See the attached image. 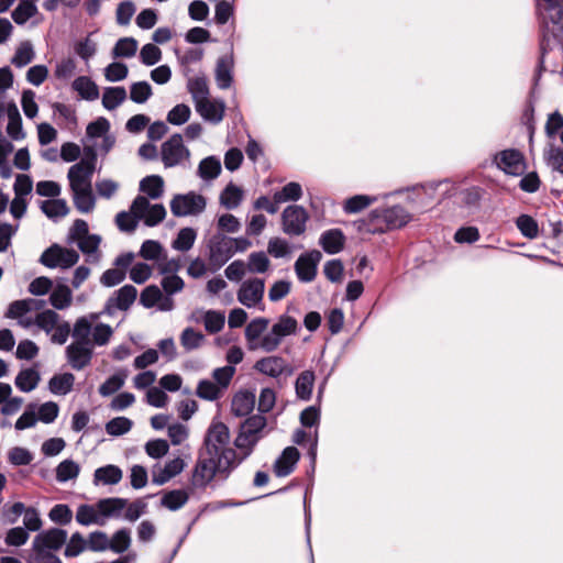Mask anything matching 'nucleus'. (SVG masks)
<instances>
[{
    "label": "nucleus",
    "mask_w": 563,
    "mask_h": 563,
    "mask_svg": "<svg viewBox=\"0 0 563 563\" xmlns=\"http://www.w3.org/2000/svg\"><path fill=\"white\" fill-rule=\"evenodd\" d=\"M131 545V531L128 528H122L115 531L109 540V549L114 553H123Z\"/></svg>",
    "instance_id": "45"
},
{
    "label": "nucleus",
    "mask_w": 563,
    "mask_h": 563,
    "mask_svg": "<svg viewBox=\"0 0 563 563\" xmlns=\"http://www.w3.org/2000/svg\"><path fill=\"white\" fill-rule=\"evenodd\" d=\"M137 296V289L133 285H124L107 300L104 313L112 314L114 309L128 310Z\"/></svg>",
    "instance_id": "13"
},
{
    "label": "nucleus",
    "mask_w": 563,
    "mask_h": 563,
    "mask_svg": "<svg viewBox=\"0 0 563 563\" xmlns=\"http://www.w3.org/2000/svg\"><path fill=\"white\" fill-rule=\"evenodd\" d=\"M162 59V51L155 44H145L140 52V60L146 66H153Z\"/></svg>",
    "instance_id": "63"
},
{
    "label": "nucleus",
    "mask_w": 563,
    "mask_h": 563,
    "mask_svg": "<svg viewBox=\"0 0 563 563\" xmlns=\"http://www.w3.org/2000/svg\"><path fill=\"white\" fill-rule=\"evenodd\" d=\"M59 316L54 310H44L38 312L34 319V324L45 331L47 334L51 333L56 324L58 323Z\"/></svg>",
    "instance_id": "52"
},
{
    "label": "nucleus",
    "mask_w": 563,
    "mask_h": 563,
    "mask_svg": "<svg viewBox=\"0 0 563 563\" xmlns=\"http://www.w3.org/2000/svg\"><path fill=\"white\" fill-rule=\"evenodd\" d=\"M68 533L60 528H51L36 534L32 542L31 552L52 553L67 542Z\"/></svg>",
    "instance_id": "4"
},
{
    "label": "nucleus",
    "mask_w": 563,
    "mask_h": 563,
    "mask_svg": "<svg viewBox=\"0 0 563 563\" xmlns=\"http://www.w3.org/2000/svg\"><path fill=\"white\" fill-rule=\"evenodd\" d=\"M93 173L95 166L81 165L80 162L73 165L67 174L70 188L91 186V178Z\"/></svg>",
    "instance_id": "19"
},
{
    "label": "nucleus",
    "mask_w": 563,
    "mask_h": 563,
    "mask_svg": "<svg viewBox=\"0 0 563 563\" xmlns=\"http://www.w3.org/2000/svg\"><path fill=\"white\" fill-rule=\"evenodd\" d=\"M122 471L117 465H106L97 468L93 474L95 485H115L122 479Z\"/></svg>",
    "instance_id": "26"
},
{
    "label": "nucleus",
    "mask_w": 563,
    "mask_h": 563,
    "mask_svg": "<svg viewBox=\"0 0 563 563\" xmlns=\"http://www.w3.org/2000/svg\"><path fill=\"white\" fill-rule=\"evenodd\" d=\"M207 200L202 195L189 191L175 195L170 201V211L175 217L197 216L205 211Z\"/></svg>",
    "instance_id": "3"
},
{
    "label": "nucleus",
    "mask_w": 563,
    "mask_h": 563,
    "mask_svg": "<svg viewBox=\"0 0 563 563\" xmlns=\"http://www.w3.org/2000/svg\"><path fill=\"white\" fill-rule=\"evenodd\" d=\"M300 459V453L295 446H287L274 463V473L277 477L288 476Z\"/></svg>",
    "instance_id": "18"
},
{
    "label": "nucleus",
    "mask_w": 563,
    "mask_h": 563,
    "mask_svg": "<svg viewBox=\"0 0 563 563\" xmlns=\"http://www.w3.org/2000/svg\"><path fill=\"white\" fill-rule=\"evenodd\" d=\"M377 200L376 197L367 195H355L345 200L343 210L345 213H357Z\"/></svg>",
    "instance_id": "48"
},
{
    "label": "nucleus",
    "mask_w": 563,
    "mask_h": 563,
    "mask_svg": "<svg viewBox=\"0 0 563 563\" xmlns=\"http://www.w3.org/2000/svg\"><path fill=\"white\" fill-rule=\"evenodd\" d=\"M188 499L189 495L185 489H173L163 495L161 506L170 511H177L187 504Z\"/></svg>",
    "instance_id": "31"
},
{
    "label": "nucleus",
    "mask_w": 563,
    "mask_h": 563,
    "mask_svg": "<svg viewBox=\"0 0 563 563\" xmlns=\"http://www.w3.org/2000/svg\"><path fill=\"white\" fill-rule=\"evenodd\" d=\"M140 190L152 199H158L164 192V180L159 175H150L140 181Z\"/></svg>",
    "instance_id": "38"
},
{
    "label": "nucleus",
    "mask_w": 563,
    "mask_h": 563,
    "mask_svg": "<svg viewBox=\"0 0 563 563\" xmlns=\"http://www.w3.org/2000/svg\"><path fill=\"white\" fill-rule=\"evenodd\" d=\"M242 199L243 190L233 183H229L220 194L221 206L229 210L236 209L241 205Z\"/></svg>",
    "instance_id": "36"
},
{
    "label": "nucleus",
    "mask_w": 563,
    "mask_h": 563,
    "mask_svg": "<svg viewBox=\"0 0 563 563\" xmlns=\"http://www.w3.org/2000/svg\"><path fill=\"white\" fill-rule=\"evenodd\" d=\"M282 338L296 334L298 331V322L294 317L282 314L278 320L273 324Z\"/></svg>",
    "instance_id": "55"
},
{
    "label": "nucleus",
    "mask_w": 563,
    "mask_h": 563,
    "mask_svg": "<svg viewBox=\"0 0 563 563\" xmlns=\"http://www.w3.org/2000/svg\"><path fill=\"white\" fill-rule=\"evenodd\" d=\"M87 549V540L80 532H75L70 536L65 548V556L76 558Z\"/></svg>",
    "instance_id": "56"
},
{
    "label": "nucleus",
    "mask_w": 563,
    "mask_h": 563,
    "mask_svg": "<svg viewBox=\"0 0 563 563\" xmlns=\"http://www.w3.org/2000/svg\"><path fill=\"white\" fill-rule=\"evenodd\" d=\"M65 355L73 369L81 371L88 366L92 360V343L73 342L66 347Z\"/></svg>",
    "instance_id": "11"
},
{
    "label": "nucleus",
    "mask_w": 563,
    "mask_h": 563,
    "mask_svg": "<svg viewBox=\"0 0 563 563\" xmlns=\"http://www.w3.org/2000/svg\"><path fill=\"white\" fill-rule=\"evenodd\" d=\"M255 407V394L250 390L236 393L231 402L232 413L236 417L249 416Z\"/></svg>",
    "instance_id": "22"
},
{
    "label": "nucleus",
    "mask_w": 563,
    "mask_h": 563,
    "mask_svg": "<svg viewBox=\"0 0 563 563\" xmlns=\"http://www.w3.org/2000/svg\"><path fill=\"white\" fill-rule=\"evenodd\" d=\"M35 57L34 48L31 42L25 41L22 42L16 48L13 57L11 58V63L18 67L22 68L29 65Z\"/></svg>",
    "instance_id": "43"
},
{
    "label": "nucleus",
    "mask_w": 563,
    "mask_h": 563,
    "mask_svg": "<svg viewBox=\"0 0 563 563\" xmlns=\"http://www.w3.org/2000/svg\"><path fill=\"white\" fill-rule=\"evenodd\" d=\"M152 93V87L147 81H137L130 87V99L135 103L146 102Z\"/></svg>",
    "instance_id": "57"
},
{
    "label": "nucleus",
    "mask_w": 563,
    "mask_h": 563,
    "mask_svg": "<svg viewBox=\"0 0 563 563\" xmlns=\"http://www.w3.org/2000/svg\"><path fill=\"white\" fill-rule=\"evenodd\" d=\"M302 196V188L299 183L290 181L286 184L282 190L276 191L273 199L276 203H283L286 201H298Z\"/></svg>",
    "instance_id": "41"
},
{
    "label": "nucleus",
    "mask_w": 563,
    "mask_h": 563,
    "mask_svg": "<svg viewBox=\"0 0 563 563\" xmlns=\"http://www.w3.org/2000/svg\"><path fill=\"white\" fill-rule=\"evenodd\" d=\"M322 258V254L318 250L302 253L295 262V272L301 283H311L318 272V265Z\"/></svg>",
    "instance_id": "9"
},
{
    "label": "nucleus",
    "mask_w": 563,
    "mask_h": 563,
    "mask_svg": "<svg viewBox=\"0 0 563 563\" xmlns=\"http://www.w3.org/2000/svg\"><path fill=\"white\" fill-rule=\"evenodd\" d=\"M221 169L220 159L216 156H208L199 163L197 174L201 179L210 181L220 175Z\"/></svg>",
    "instance_id": "33"
},
{
    "label": "nucleus",
    "mask_w": 563,
    "mask_h": 563,
    "mask_svg": "<svg viewBox=\"0 0 563 563\" xmlns=\"http://www.w3.org/2000/svg\"><path fill=\"white\" fill-rule=\"evenodd\" d=\"M314 373L312 371L301 372L295 382V391L298 399L309 401L314 385Z\"/></svg>",
    "instance_id": "25"
},
{
    "label": "nucleus",
    "mask_w": 563,
    "mask_h": 563,
    "mask_svg": "<svg viewBox=\"0 0 563 563\" xmlns=\"http://www.w3.org/2000/svg\"><path fill=\"white\" fill-rule=\"evenodd\" d=\"M91 330V323L87 317L78 318L73 329V338L75 339V342L91 343V341L89 340Z\"/></svg>",
    "instance_id": "62"
},
{
    "label": "nucleus",
    "mask_w": 563,
    "mask_h": 563,
    "mask_svg": "<svg viewBox=\"0 0 563 563\" xmlns=\"http://www.w3.org/2000/svg\"><path fill=\"white\" fill-rule=\"evenodd\" d=\"M205 335L194 328H186L180 334V344L186 351H192L201 346Z\"/></svg>",
    "instance_id": "50"
},
{
    "label": "nucleus",
    "mask_w": 563,
    "mask_h": 563,
    "mask_svg": "<svg viewBox=\"0 0 563 563\" xmlns=\"http://www.w3.org/2000/svg\"><path fill=\"white\" fill-rule=\"evenodd\" d=\"M269 267V258L263 252H253L249 255L247 269L251 273H265Z\"/></svg>",
    "instance_id": "58"
},
{
    "label": "nucleus",
    "mask_w": 563,
    "mask_h": 563,
    "mask_svg": "<svg viewBox=\"0 0 563 563\" xmlns=\"http://www.w3.org/2000/svg\"><path fill=\"white\" fill-rule=\"evenodd\" d=\"M128 505V499L121 497H109L98 500L96 508L103 518H120Z\"/></svg>",
    "instance_id": "21"
},
{
    "label": "nucleus",
    "mask_w": 563,
    "mask_h": 563,
    "mask_svg": "<svg viewBox=\"0 0 563 563\" xmlns=\"http://www.w3.org/2000/svg\"><path fill=\"white\" fill-rule=\"evenodd\" d=\"M133 422L126 417H115L106 423V432L109 435L119 437L132 429Z\"/></svg>",
    "instance_id": "53"
},
{
    "label": "nucleus",
    "mask_w": 563,
    "mask_h": 563,
    "mask_svg": "<svg viewBox=\"0 0 563 563\" xmlns=\"http://www.w3.org/2000/svg\"><path fill=\"white\" fill-rule=\"evenodd\" d=\"M544 161L552 170L563 175V150L560 147H551L544 154Z\"/></svg>",
    "instance_id": "64"
},
{
    "label": "nucleus",
    "mask_w": 563,
    "mask_h": 563,
    "mask_svg": "<svg viewBox=\"0 0 563 563\" xmlns=\"http://www.w3.org/2000/svg\"><path fill=\"white\" fill-rule=\"evenodd\" d=\"M203 322L205 328L209 333H218L224 327V313L214 310H209L205 314Z\"/></svg>",
    "instance_id": "61"
},
{
    "label": "nucleus",
    "mask_w": 563,
    "mask_h": 563,
    "mask_svg": "<svg viewBox=\"0 0 563 563\" xmlns=\"http://www.w3.org/2000/svg\"><path fill=\"white\" fill-rule=\"evenodd\" d=\"M40 380V373L35 368L30 367L19 372L14 384L19 390L30 393L37 387Z\"/></svg>",
    "instance_id": "29"
},
{
    "label": "nucleus",
    "mask_w": 563,
    "mask_h": 563,
    "mask_svg": "<svg viewBox=\"0 0 563 563\" xmlns=\"http://www.w3.org/2000/svg\"><path fill=\"white\" fill-rule=\"evenodd\" d=\"M188 91L190 92L195 103L200 100L209 98V87L206 76H196L189 78L187 82Z\"/></svg>",
    "instance_id": "40"
},
{
    "label": "nucleus",
    "mask_w": 563,
    "mask_h": 563,
    "mask_svg": "<svg viewBox=\"0 0 563 563\" xmlns=\"http://www.w3.org/2000/svg\"><path fill=\"white\" fill-rule=\"evenodd\" d=\"M231 238L223 234H214L209 241V262L219 269L222 267L232 256L233 249H231Z\"/></svg>",
    "instance_id": "8"
},
{
    "label": "nucleus",
    "mask_w": 563,
    "mask_h": 563,
    "mask_svg": "<svg viewBox=\"0 0 563 563\" xmlns=\"http://www.w3.org/2000/svg\"><path fill=\"white\" fill-rule=\"evenodd\" d=\"M190 114V108L185 103H179L168 111L166 120L173 125H181L189 120Z\"/></svg>",
    "instance_id": "60"
},
{
    "label": "nucleus",
    "mask_w": 563,
    "mask_h": 563,
    "mask_svg": "<svg viewBox=\"0 0 563 563\" xmlns=\"http://www.w3.org/2000/svg\"><path fill=\"white\" fill-rule=\"evenodd\" d=\"M101 236L98 234H89L77 242L78 249L87 255V262L98 263L100 260L99 245Z\"/></svg>",
    "instance_id": "28"
},
{
    "label": "nucleus",
    "mask_w": 563,
    "mask_h": 563,
    "mask_svg": "<svg viewBox=\"0 0 563 563\" xmlns=\"http://www.w3.org/2000/svg\"><path fill=\"white\" fill-rule=\"evenodd\" d=\"M37 13V8L33 2L21 1L12 11L11 16L18 25L25 24L31 18Z\"/></svg>",
    "instance_id": "46"
},
{
    "label": "nucleus",
    "mask_w": 563,
    "mask_h": 563,
    "mask_svg": "<svg viewBox=\"0 0 563 563\" xmlns=\"http://www.w3.org/2000/svg\"><path fill=\"white\" fill-rule=\"evenodd\" d=\"M137 51V41L133 37H122L120 38L113 49L112 56L114 58L124 57L130 58L135 55Z\"/></svg>",
    "instance_id": "49"
},
{
    "label": "nucleus",
    "mask_w": 563,
    "mask_h": 563,
    "mask_svg": "<svg viewBox=\"0 0 563 563\" xmlns=\"http://www.w3.org/2000/svg\"><path fill=\"white\" fill-rule=\"evenodd\" d=\"M265 284L263 279L254 278L244 282L239 291L238 300L245 307L252 308L258 303L264 296Z\"/></svg>",
    "instance_id": "14"
},
{
    "label": "nucleus",
    "mask_w": 563,
    "mask_h": 563,
    "mask_svg": "<svg viewBox=\"0 0 563 563\" xmlns=\"http://www.w3.org/2000/svg\"><path fill=\"white\" fill-rule=\"evenodd\" d=\"M309 216L303 207L298 205L288 206L282 213V225L284 233L290 236H298L306 231V223Z\"/></svg>",
    "instance_id": "6"
},
{
    "label": "nucleus",
    "mask_w": 563,
    "mask_h": 563,
    "mask_svg": "<svg viewBox=\"0 0 563 563\" xmlns=\"http://www.w3.org/2000/svg\"><path fill=\"white\" fill-rule=\"evenodd\" d=\"M254 369L272 378H279L283 375L288 377L295 372L294 366L278 355L265 356L257 360L254 364Z\"/></svg>",
    "instance_id": "7"
},
{
    "label": "nucleus",
    "mask_w": 563,
    "mask_h": 563,
    "mask_svg": "<svg viewBox=\"0 0 563 563\" xmlns=\"http://www.w3.org/2000/svg\"><path fill=\"white\" fill-rule=\"evenodd\" d=\"M76 209L81 213H89L95 209L96 198L91 186L81 188H70Z\"/></svg>",
    "instance_id": "23"
},
{
    "label": "nucleus",
    "mask_w": 563,
    "mask_h": 563,
    "mask_svg": "<svg viewBox=\"0 0 563 563\" xmlns=\"http://www.w3.org/2000/svg\"><path fill=\"white\" fill-rule=\"evenodd\" d=\"M71 299V290L66 285H57L49 295L51 305L58 310H63L69 307Z\"/></svg>",
    "instance_id": "39"
},
{
    "label": "nucleus",
    "mask_w": 563,
    "mask_h": 563,
    "mask_svg": "<svg viewBox=\"0 0 563 563\" xmlns=\"http://www.w3.org/2000/svg\"><path fill=\"white\" fill-rule=\"evenodd\" d=\"M75 376L71 373L55 374L48 382V389L52 394L65 396L71 391Z\"/></svg>",
    "instance_id": "27"
},
{
    "label": "nucleus",
    "mask_w": 563,
    "mask_h": 563,
    "mask_svg": "<svg viewBox=\"0 0 563 563\" xmlns=\"http://www.w3.org/2000/svg\"><path fill=\"white\" fill-rule=\"evenodd\" d=\"M48 518L56 525L66 526L71 522L73 511L68 505L57 504L49 510Z\"/></svg>",
    "instance_id": "54"
},
{
    "label": "nucleus",
    "mask_w": 563,
    "mask_h": 563,
    "mask_svg": "<svg viewBox=\"0 0 563 563\" xmlns=\"http://www.w3.org/2000/svg\"><path fill=\"white\" fill-rule=\"evenodd\" d=\"M233 56L224 55L217 59L214 69V79L219 89L225 90L232 86L233 82Z\"/></svg>",
    "instance_id": "16"
},
{
    "label": "nucleus",
    "mask_w": 563,
    "mask_h": 563,
    "mask_svg": "<svg viewBox=\"0 0 563 563\" xmlns=\"http://www.w3.org/2000/svg\"><path fill=\"white\" fill-rule=\"evenodd\" d=\"M7 133L15 141L22 140L25 136L22 128V119L14 103L9 104L8 108Z\"/></svg>",
    "instance_id": "34"
},
{
    "label": "nucleus",
    "mask_w": 563,
    "mask_h": 563,
    "mask_svg": "<svg viewBox=\"0 0 563 563\" xmlns=\"http://www.w3.org/2000/svg\"><path fill=\"white\" fill-rule=\"evenodd\" d=\"M196 394L201 399L213 401L221 397L222 390L216 383L209 379H201L198 383Z\"/></svg>",
    "instance_id": "51"
},
{
    "label": "nucleus",
    "mask_w": 563,
    "mask_h": 563,
    "mask_svg": "<svg viewBox=\"0 0 563 563\" xmlns=\"http://www.w3.org/2000/svg\"><path fill=\"white\" fill-rule=\"evenodd\" d=\"M230 431L222 422H212L198 450L189 479L192 489H206L216 478L227 481L239 466L235 450L229 448Z\"/></svg>",
    "instance_id": "1"
},
{
    "label": "nucleus",
    "mask_w": 563,
    "mask_h": 563,
    "mask_svg": "<svg viewBox=\"0 0 563 563\" xmlns=\"http://www.w3.org/2000/svg\"><path fill=\"white\" fill-rule=\"evenodd\" d=\"M42 212L49 219L56 221L68 214L69 208L64 199H49L41 202Z\"/></svg>",
    "instance_id": "32"
},
{
    "label": "nucleus",
    "mask_w": 563,
    "mask_h": 563,
    "mask_svg": "<svg viewBox=\"0 0 563 563\" xmlns=\"http://www.w3.org/2000/svg\"><path fill=\"white\" fill-rule=\"evenodd\" d=\"M80 472L79 465L73 460H64L56 467V479L59 483H66L75 479Z\"/></svg>",
    "instance_id": "44"
},
{
    "label": "nucleus",
    "mask_w": 563,
    "mask_h": 563,
    "mask_svg": "<svg viewBox=\"0 0 563 563\" xmlns=\"http://www.w3.org/2000/svg\"><path fill=\"white\" fill-rule=\"evenodd\" d=\"M319 244L327 254H338L344 247L345 236L342 230L330 229L320 235Z\"/></svg>",
    "instance_id": "20"
},
{
    "label": "nucleus",
    "mask_w": 563,
    "mask_h": 563,
    "mask_svg": "<svg viewBox=\"0 0 563 563\" xmlns=\"http://www.w3.org/2000/svg\"><path fill=\"white\" fill-rule=\"evenodd\" d=\"M190 156L189 150L183 143V136L179 133L173 134L161 146V158L166 168L179 165L184 159Z\"/></svg>",
    "instance_id": "5"
},
{
    "label": "nucleus",
    "mask_w": 563,
    "mask_h": 563,
    "mask_svg": "<svg viewBox=\"0 0 563 563\" xmlns=\"http://www.w3.org/2000/svg\"><path fill=\"white\" fill-rule=\"evenodd\" d=\"M197 239V232L192 228H183L177 233L176 239L172 242V247L179 252L189 251Z\"/></svg>",
    "instance_id": "42"
},
{
    "label": "nucleus",
    "mask_w": 563,
    "mask_h": 563,
    "mask_svg": "<svg viewBox=\"0 0 563 563\" xmlns=\"http://www.w3.org/2000/svg\"><path fill=\"white\" fill-rule=\"evenodd\" d=\"M516 225L520 233L529 240H533L539 235L538 222L529 214L519 216L516 219Z\"/></svg>",
    "instance_id": "47"
},
{
    "label": "nucleus",
    "mask_w": 563,
    "mask_h": 563,
    "mask_svg": "<svg viewBox=\"0 0 563 563\" xmlns=\"http://www.w3.org/2000/svg\"><path fill=\"white\" fill-rule=\"evenodd\" d=\"M499 169L511 176H520L525 173L526 163L522 153L515 148L504 150L495 156Z\"/></svg>",
    "instance_id": "10"
},
{
    "label": "nucleus",
    "mask_w": 563,
    "mask_h": 563,
    "mask_svg": "<svg viewBox=\"0 0 563 563\" xmlns=\"http://www.w3.org/2000/svg\"><path fill=\"white\" fill-rule=\"evenodd\" d=\"M163 246L158 241L146 240L142 243L139 255L146 261H156L162 257Z\"/></svg>",
    "instance_id": "59"
},
{
    "label": "nucleus",
    "mask_w": 563,
    "mask_h": 563,
    "mask_svg": "<svg viewBox=\"0 0 563 563\" xmlns=\"http://www.w3.org/2000/svg\"><path fill=\"white\" fill-rule=\"evenodd\" d=\"M268 324L269 320L263 317L255 318L247 323L244 335L250 351L260 350L261 340Z\"/></svg>",
    "instance_id": "17"
},
{
    "label": "nucleus",
    "mask_w": 563,
    "mask_h": 563,
    "mask_svg": "<svg viewBox=\"0 0 563 563\" xmlns=\"http://www.w3.org/2000/svg\"><path fill=\"white\" fill-rule=\"evenodd\" d=\"M73 89L85 100L93 101L99 98L98 86L87 76L77 77L73 81Z\"/></svg>",
    "instance_id": "30"
},
{
    "label": "nucleus",
    "mask_w": 563,
    "mask_h": 563,
    "mask_svg": "<svg viewBox=\"0 0 563 563\" xmlns=\"http://www.w3.org/2000/svg\"><path fill=\"white\" fill-rule=\"evenodd\" d=\"M258 440H260L258 435L247 433L246 431L241 429L240 433L238 434V437L234 440V445L238 449L243 450L241 455H239L235 452L234 460L236 462H239V465L252 454L253 449L256 445V443L258 442Z\"/></svg>",
    "instance_id": "24"
},
{
    "label": "nucleus",
    "mask_w": 563,
    "mask_h": 563,
    "mask_svg": "<svg viewBox=\"0 0 563 563\" xmlns=\"http://www.w3.org/2000/svg\"><path fill=\"white\" fill-rule=\"evenodd\" d=\"M196 111L201 118L213 124H218L224 117L225 104L222 100L203 99L195 103Z\"/></svg>",
    "instance_id": "15"
},
{
    "label": "nucleus",
    "mask_w": 563,
    "mask_h": 563,
    "mask_svg": "<svg viewBox=\"0 0 563 563\" xmlns=\"http://www.w3.org/2000/svg\"><path fill=\"white\" fill-rule=\"evenodd\" d=\"M372 214L382 218L387 229H400L411 220V214L400 205H396L386 209H375Z\"/></svg>",
    "instance_id": "12"
},
{
    "label": "nucleus",
    "mask_w": 563,
    "mask_h": 563,
    "mask_svg": "<svg viewBox=\"0 0 563 563\" xmlns=\"http://www.w3.org/2000/svg\"><path fill=\"white\" fill-rule=\"evenodd\" d=\"M126 99V90L124 87H107L102 95V106L111 111L118 108Z\"/></svg>",
    "instance_id": "37"
},
{
    "label": "nucleus",
    "mask_w": 563,
    "mask_h": 563,
    "mask_svg": "<svg viewBox=\"0 0 563 563\" xmlns=\"http://www.w3.org/2000/svg\"><path fill=\"white\" fill-rule=\"evenodd\" d=\"M536 2L541 27L540 62L534 77L537 82L543 70L545 52L550 46V36L563 37V0H536Z\"/></svg>",
    "instance_id": "2"
},
{
    "label": "nucleus",
    "mask_w": 563,
    "mask_h": 563,
    "mask_svg": "<svg viewBox=\"0 0 563 563\" xmlns=\"http://www.w3.org/2000/svg\"><path fill=\"white\" fill-rule=\"evenodd\" d=\"M76 521L81 526H90V525H104V520L100 517L96 506H91L88 504H82L78 506L76 511Z\"/></svg>",
    "instance_id": "35"
}]
</instances>
